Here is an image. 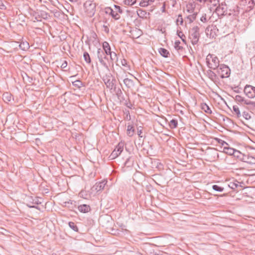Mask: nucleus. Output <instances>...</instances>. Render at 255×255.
<instances>
[{
  "mask_svg": "<svg viewBox=\"0 0 255 255\" xmlns=\"http://www.w3.org/2000/svg\"><path fill=\"white\" fill-rule=\"evenodd\" d=\"M206 60L207 66L210 69L215 70L220 66L218 58L213 54H209Z\"/></svg>",
  "mask_w": 255,
  "mask_h": 255,
  "instance_id": "1",
  "label": "nucleus"
},
{
  "mask_svg": "<svg viewBox=\"0 0 255 255\" xmlns=\"http://www.w3.org/2000/svg\"><path fill=\"white\" fill-rule=\"evenodd\" d=\"M84 7L86 12L89 16H93L96 11V3L91 0H87L84 4Z\"/></svg>",
  "mask_w": 255,
  "mask_h": 255,
  "instance_id": "2",
  "label": "nucleus"
},
{
  "mask_svg": "<svg viewBox=\"0 0 255 255\" xmlns=\"http://www.w3.org/2000/svg\"><path fill=\"white\" fill-rule=\"evenodd\" d=\"M103 80L108 88L112 90L113 88H115L116 79L113 77L111 74H106L103 77Z\"/></svg>",
  "mask_w": 255,
  "mask_h": 255,
  "instance_id": "3",
  "label": "nucleus"
},
{
  "mask_svg": "<svg viewBox=\"0 0 255 255\" xmlns=\"http://www.w3.org/2000/svg\"><path fill=\"white\" fill-rule=\"evenodd\" d=\"M230 71L231 70L228 66L225 64H221L220 65L219 68H218L217 72L218 74L220 75L221 78L223 79L225 78H228L230 76Z\"/></svg>",
  "mask_w": 255,
  "mask_h": 255,
  "instance_id": "4",
  "label": "nucleus"
},
{
  "mask_svg": "<svg viewBox=\"0 0 255 255\" xmlns=\"http://www.w3.org/2000/svg\"><path fill=\"white\" fill-rule=\"evenodd\" d=\"M191 32L192 33L190 36V38L192 39L191 42L193 45H195L198 43L200 36L199 28L198 26L193 27L191 29Z\"/></svg>",
  "mask_w": 255,
  "mask_h": 255,
  "instance_id": "5",
  "label": "nucleus"
},
{
  "mask_svg": "<svg viewBox=\"0 0 255 255\" xmlns=\"http://www.w3.org/2000/svg\"><path fill=\"white\" fill-rule=\"evenodd\" d=\"M244 92L249 98H254L255 97V87L246 85L244 88Z\"/></svg>",
  "mask_w": 255,
  "mask_h": 255,
  "instance_id": "6",
  "label": "nucleus"
},
{
  "mask_svg": "<svg viewBox=\"0 0 255 255\" xmlns=\"http://www.w3.org/2000/svg\"><path fill=\"white\" fill-rule=\"evenodd\" d=\"M97 56L101 64L107 68L108 65L104 61V59H107L106 54L105 53L104 51L101 48L98 49Z\"/></svg>",
  "mask_w": 255,
  "mask_h": 255,
  "instance_id": "7",
  "label": "nucleus"
},
{
  "mask_svg": "<svg viewBox=\"0 0 255 255\" xmlns=\"http://www.w3.org/2000/svg\"><path fill=\"white\" fill-rule=\"evenodd\" d=\"M124 149V143L122 142L119 143L116 146V148L112 152L111 156L113 158L118 157L121 154Z\"/></svg>",
  "mask_w": 255,
  "mask_h": 255,
  "instance_id": "8",
  "label": "nucleus"
},
{
  "mask_svg": "<svg viewBox=\"0 0 255 255\" xmlns=\"http://www.w3.org/2000/svg\"><path fill=\"white\" fill-rule=\"evenodd\" d=\"M105 12L111 15L115 20H118L121 17L120 14L110 7H107L105 8Z\"/></svg>",
  "mask_w": 255,
  "mask_h": 255,
  "instance_id": "9",
  "label": "nucleus"
},
{
  "mask_svg": "<svg viewBox=\"0 0 255 255\" xmlns=\"http://www.w3.org/2000/svg\"><path fill=\"white\" fill-rule=\"evenodd\" d=\"M116 95L118 97V99L121 102H123L125 105H126L128 107H129L128 105V99H126L124 95L123 94L122 90L120 89H118L116 92Z\"/></svg>",
  "mask_w": 255,
  "mask_h": 255,
  "instance_id": "10",
  "label": "nucleus"
},
{
  "mask_svg": "<svg viewBox=\"0 0 255 255\" xmlns=\"http://www.w3.org/2000/svg\"><path fill=\"white\" fill-rule=\"evenodd\" d=\"M226 11L227 5L223 3L219 4L216 8V12L218 15H224L226 14Z\"/></svg>",
  "mask_w": 255,
  "mask_h": 255,
  "instance_id": "11",
  "label": "nucleus"
},
{
  "mask_svg": "<svg viewBox=\"0 0 255 255\" xmlns=\"http://www.w3.org/2000/svg\"><path fill=\"white\" fill-rule=\"evenodd\" d=\"M234 99L237 102H238L241 104H245L247 105H249L251 101L248 100H246L244 97L239 95H236Z\"/></svg>",
  "mask_w": 255,
  "mask_h": 255,
  "instance_id": "12",
  "label": "nucleus"
},
{
  "mask_svg": "<svg viewBox=\"0 0 255 255\" xmlns=\"http://www.w3.org/2000/svg\"><path fill=\"white\" fill-rule=\"evenodd\" d=\"M78 210L83 213H86L91 211V207L89 205L87 204H81L78 207Z\"/></svg>",
  "mask_w": 255,
  "mask_h": 255,
  "instance_id": "13",
  "label": "nucleus"
},
{
  "mask_svg": "<svg viewBox=\"0 0 255 255\" xmlns=\"http://www.w3.org/2000/svg\"><path fill=\"white\" fill-rule=\"evenodd\" d=\"M243 161L250 164H255V157L249 154H246Z\"/></svg>",
  "mask_w": 255,
  "mask_h": 255,
  "instance_id": "14",
  "label": "nucleus"
},
{
  "mask_svg": "<svg viewBox=\"0 0 255 255\" xmlns=\"http://www.w3.org/2000/svg\"><path fill=\"white\" fill-rule=\"evenodd\" d=\"M107 183V180H103L102 182L97 183L94 187L97 192L100 191L104 189L105 185Z\"/></svg>",
  "mask_w": 255,
  "mask_h": 255,
  "instance_id": "15",
  "label": "nucleus"
},
{
  "mask_svg": "<svg viewBox=\"0 0 255 255\" xmlns=\"http://www.w3.org/2000/svg\"><path fill=\"white\" fill-rule=\"evenodd\" d=\"M103 48L102 49L105 53L107 55H109V53H110L111 52V47L109 44V43L107 41H104L103 43Z\"/></svg>",
  "mask_w": 255,
  "mask_h": 255,
  "instance_id": "16",
  "label": "nucleus"
},
{
  "mask_svg": "<svg viewBox=\"0 0 255 255\" xmlns=\"http://www.w3.org/2000/svg\"><path fill=\"white\" fill-rule=\"evenodd\" d=\"M124 83L128 88H131L134 86V81L128 78L125 79L124 80Z\"/></svg>",
  "mask_w": 255,
  "mask_h": 255,
  "instance_id": "17",
  "label": "nucleus"
},
{
  "mask_svg": "<svg viewBox=\"0 0 255 255\" xmlns=\"http://www.w3.org/2000/svg\"><path fill=\"white\" fill-rule=\"evenodd\" d=\"M236 151V149L229 147V145L227 146H225L224 149V152L230 155H234Z\"/></svg>",
  "mask_w": 255,
  "mask_h": 255,
  "instance_id": "18",
  "label": "nucleus"
},
{
  "mask_svg": "<svg viewBox=\"0 0 255 255\" xmlns=\"http://www.w3.org/2000/svg\"><path fill=\"white\" fill-rule=\"evenodd\" d=\"M158 52L162 56L165 58H167L169 57V52L167 49L164 48H160L158 49Z\"/></svg>",
  "mask_w": 255,
  "mask_h": 255,
  "instance_id": "19",
  "label": "nucleus"
},
{
  "mask_svg": "<svg viewBox=\"0 0 255 255\" xmlns=\"http://www.w3.org/2000/svg\"><path fill=\"white\" fill-rule=\"evenodd\" d=\"M135 132L134 127L132 125H128L127 127V134L129 136H132Z\"/></svg>",
  "mask_w": 255,
  "mask_h": 255,
  "instance_id": "20",
  "label": "nucleus"
},
{
  "mask_svg": "<svg viewBox=\"0 0 255 255\" xmlns=\"http://www.w3.org/2000/svg\"><path fill=\"white\" fill-rule=\"evenodd\" d=\"M201 108L207 114H212V110L210 108L206 103H203L201 105Z\"/></svg>",
  "mask_w": 255,
  "mask_h": 255,
  "instance_id": "21",
  "label": "nucleus"
},
{
  "mask_svg": "<svg viewBox=\"0 0 255 255\" xmlns=\"http://www.w3.org/2000/svg\"><path fill=\"white\" fill-rule=\"evenodd\" d=\"M245 155H246L245 154L242 153L240 151L236 150L234 156V157L239 159L240 160L243 161V159L244 158V157L245 156Z\"/></svg>",
  "mask_w": 255,
  "mask_h": 255,
  "instance_id": "22",
  "label": "nucleus"
},
{
  "mask_svg": "<svg viewBox=\"0 0 255 255\" xmlns=\"http://www.w3.org/2000/svg\"><path fill=\"white\" fill-rule=\"evenodd\" d=\"M207 74L208 77L212 81H214L217 78L216 74L211 70H208L207 71Z\"/></svg>",
  "mask_w": 255,
  "mask_h": 255,
  "instance_id": "23",
  "label": "nucleus"
},
{
  "mask_svg": "<svg viewBox=\"0 0 255 255\" xmlns=\"http://www.w3.org/2000/svg\"><path fill=\"white\" fill-rule=\"evenodd\" d=\"M12 99V95L8 93H5L2 95V99L5 102H10Z\"/></svg>",
  "mask_w": 255,
  "mask_h": 255,
  "instance_id": "24",
  "label": "nucleus"
},
{
  "mask_svg": "<svg viewBox=\"0 0 255 255\" xmlns=\"http://www.w3.org/2000/svg\"><path fill=\"white\" fill-rule=\"evenodd\" d=\"M19 46V48L22 50H26L29 48V43L26 41L21 42Z\"/></svg>",
  "mask_w": 255,
  "mask_h": 255,
  "instance_id": "25",
  "label": "nucleus"
},
{
  "mask_svg": "<svg viewBox=\"0 0 255 255\" xmlns=\"http://www.w3.org/2000/svg\"><path fill=\"white\" fill-rule=\"evenodd\" d=\"M180 43L179 40H176L174 43V48L178 52L181 51L183 49V47L180 45Z\"/></svg>",
  "mask_w": 255,
  "mask_h": 255,
  "instance_id": "26",
  "label": "nucleus"
},
{
  "mask_svg": "<svg viewBox=\"0 0 255 255\" xmlns=\"http://www.w3.org/2000/svg\"><path fill=\"white\" fill-rule=\"evenodd\" d=\"M197 15V12H194L192 14H190L186 17V18L189 20V23H192L195 19Z\"/></svg>",
  "mask_w": 255,
  "mask_h": 255,
  "instance_id": "27",
  "label": "nucleus"
},
{
  "mask_svg": "<svg viewBox=\"0 0 255 255\" xmlns=\"http://www.w3.org/2000/svg\"><path fill=\"white\" fill-rule=\"evenodd\" d=\"M73 85L78 88H80L84 86L83 83L80 80H77L72 82Z\"/></svg>",
  "mask_w": 255,
  "mask_h": 255,
  "instance_id": "28",
  "label": "nucleus"
},
{
  "mask_svg": "<svg viewBox=\"0 0 255 255\" xmlns=\"http://www.w3.org/2000/svg\"><path fill=\"white\" fill-rule=\"evenodd\" d=\"M178 125V121L176 119H172L170 121L169 126L171 128H177Z\"/></svg>",
  "mask_w": 255,
  "mask_h": 255,
  "instance_id": "29",
  "label": "nucleus"
},
{
  "mask_svg": "<svg viewBox=\"0 0 255 255\" xmlns=\"http://www.w3.org/2000/svg\"><path fill=\"white\" fill-rule=\"evenodd\" d=\"M83 57L85 61L88 63L90 64L91 62V59L89 54L87 52H85L83 54Z\"/></svg>",
  "mask_w": 255,
  "mask_h": 255,
  "instance_id": "30",
  "label": "nucleus"
},
{
  "mask_svg": "<svg viewBox=\"0 0 255 255\" xmlns=\"http://www.w3.org/2000/svg\"><path fill=\"white\" fill-rule=\"evenodd\" d=\"M133 159L131 157H129L126 161V162L125 163V165L127 167H130L133 165Z\"/></svg>",
  "mask_w": 255,
  "mask_h": 255,
  "instance_id": "31",
  "label": "nucleus"
},
{
  "mask_svg": "<svg viewBox=\"0 0 255 255\" xmlns=\"http://www.w3.org/2000/svg\"><path fill=\"white\" fill-rule=\"evenodd\" d=\"M79 196L84 199H88L89 195L86 191L82 190L79 193Z\"/></svg>",
  "mask_w": 255,
  "mask_h": 255,
  "instance_id": "32",
  "label": "nucleus"
},
{
  "mask_svg": "<svg viewBox=\"0 0 255 255\" xmlns=\"http://www.w3.org/2000/svg\"><path fill=\"white\" fill-rule=\"evenodd\" d=\"M137 14L139 17L143 18L146 14V11L141 9H139L137 10Z\"/></svg>",
  "mask_w": 255,
  "mask_h": 255,
  "instance_id": "33",
  "label": "nucleus"
},
{
  "mask_svg": "<svg viewBox=\"0 0 255 255\" xmlns=\"http://www.w3.org/2000/svg\"><path fill=\"white\" fill-rule=\"evenodd\" d=\"M69 226L75 232H78V228L77 225L73 222H69Z\"/></svg>",
  "mask_w": 255,
  "mask_h": 255,
  "instance_id": "34",
  "label": "nucleus"
},
{
  "mask_svg": "<svg viewBox=\"0 0 255 255\" xmlns=\"http://www.w3.org/2000/svg\"><path fill=\"white\" fill-rule=\"evenodd\" d=\"M238 182L236 181V182H231L230 184H229V186L230 188L233 190H235L236 188H237L239 185L238 184Z\"/></svg>",
  "mask_w": 255,
  "mask_h": 255,
  "instance_id": "35",
  "label": "nucleus"
},
{
  "mask_svg": "<svg viewBox=\"0 0 255 255\" xmlns=\"http://www.w3.org/2000/svg\"><path fill=\"white\" fill-rule=\"evenodd\" d=\"M177 34L181 39L182 41L186 44V37L185 35L182 33V32L181 31L177 30Z\"/></svg>",
  "mask_w": 255,
  "mask_h": 255,
  "instance_id": "36",
  "label": "nucleus"
},
{
  "mask_svg": "<svg viewBox=\"0 0 255 255\" xmlns=\"http://www.w3.org/2000/svg\"><path fill=\"white\" fill-rule=\"evenodd\" d=\"M233 109L234 112L237 115V116L238 118H239L241 116V114L240 109L237 106H236V105L234 106L233 107Z\"/></svg>",
  "mask_w": 255,
  "mask_h": 255,
  "instance_id": "37",
  "label": "nucleus"
},
{
  "mask_svg": "<svg viewBox=\"0 0 255 255\" xmlns=\"http://www.w3.org/2000/svg\"><path fill=\"white\" fill-rule=\"evenodd\" d=\"M30 203L34 205H39L41 204V202L39 200L38 197H35L34 198H31V201Z\"/></svg>",
  "mask_w": 255,
  "mask_h": 255,
  "instance_id": "38",
  "label": "nucleus"
},
{
  "mask_svg": "<svg viewBox=\"0 0 255 255\" xmlns=\"http://www.w3.org/2000/svg\"><path fill=\"white\" fill-rule=\"evenodd\" d=\"M215 140L218 142V143L221 144L222 146L225 147V146H227L228 145V144L224 140H223L222 139H219L218 138H216Z\"/></svg>",
  "mask_w": 255,
  "mask_h": 255,
  "instance_id": "39",
  "label": "nucleus"
},
{
  "mask_svg": "<svg viewBox=\"0 0 255 255\" xmlns=\"http://www.w3.org/2000/svg\"><path fill=\"white\" fill-rule=\"evenodd\" d=\"M109 55H110L112 61H114L118 59L117 55L115 52L111 51L110 53H109Z\"/></svg>",
  "mask_w": 255,
  "mask_h": 255,
  "instance_id": "40",
  "label": "nucleus"
},
{
  "mask_svg": "<svg viewBox=\"0 0 255 255\" xmlns=\"http://www.w3.org/2000/svg\"><path fill=\"white\" fill-rule=\"evenodd\" d=\"M212 188L215 191H216L218 192H222L224 190L223 187L218 186L217 185H213Z\"/></svg>",
  "mask_w": 255,
  "mask_h": 255,
  "instance_id": "41",
  "label": "nucleus"
},
{
  "mask_svg": "<svg viewBox=\"0 0 255 255\" xmlns=\"http://www.w3.org/2000/svg\"><path fill=\"white\" fill-rule=\"evenodd\" d=\"M178 22H179V24L181 25H182L183 24V19L181 14L178 15V18L176 20V24L177 25L178 24Z\"/></svg>",
  "mask_w": 255,
  "mask_h": 255,
  "instance_id": "42",
  "label": "nucleus"
},
{
  "mask_svg": "<svg viewBox=\"0 0 255 255\" xmlns=\"http://www.w3.org/2000/svg\"><path fill=\"white\" fill-rule=\"evenodd\" d=\"M136 0H125V3L127 5H132L135 3Z\"/></svg>",
  "mask_w": 255,
  "mask_h": 255,
  "instance_id": "43",
  "label": "nucleus"
},
{
  "mask_svg": "<svg viewBox=\"0 0 255 255\" xmlns=\"http://www.w3.org/2000/svg\"><path fill=\"white\" fill-rule=\"evenodd\" d=\"M114 7L115 10L118 13H122L123 12L122 9L120 6L117 5H114Z\"/></svg>",
  "mask_w": 255,
  "mask_h": 255,
  "instance_id": "44",
  "label": "nucleus"
},
{
  "mask_svg": "<svg viewBox=\"0 0 255 255\" xmlns=\"http://www.w3.org/2000/svg\"><path fill=\"white\" fill-rule=\"evenodd\" d=\"M243 117L247 120L251 119V117L249 113L247 112H244L242 115Z\"/></svg>",
  "mask_w": 255,
  "mask_h": 255,
  "instance_id": "45",
  "label": "nucleus"
},
{
  "mask_svg": "<svg viewBox=\"0 0 255 255\" xmlns=\"http://www.w3.org/2000/svg\"><path fill=\"white\" fill-rule=\"evenodd\" d=\"M142 133V127H139L137 128V134L140 137H142V135H141V133Z\"/></svg>",
  "mask_w": 255,
  "mask_h": 255,
  "instance_id": "46",
  "label": "nucleus"
},
{
  "mask_svg": "<svg viewBox=\"0 0 255 255\" xmlns=\"http://www.w3.org/2000/svg\"><path fill=\"white\" fill-rule=\"evenodd\" d=\"M150 4L148 1L146 0V1H143L140 2L139 5L141 6H147L148 4Z\"/></svg>",
  "mask_w": 255,
  "mask_h": 255,
  "instance_id": "47",
  "label": "nucleus"
},
{
  "mask_svg": "<svg viewBox=\"0 0 255 255\" xmlns=\"http://www.w3.org/2000/svg\"><path fill=\"white\" fill-rule=\"evenodd\" d=\"M200 20L203 22H207L206 14H204L200 18Z\"/></svg>",
  "mask_w": 255,
  "mask_h": 255,
  "instance_id": "48",
  "label": "nucleus"
},
{
  "mask_svg": "<svg viewBox=\"0 0 255 255\" xmlns=\"http://www.w3.org/2000/svg\"><path fill=\"white\" fill-rule=\"evenodd\" d=\"M6 8V6L3 4L2 1L0 0V9H5Z\"/></svg>",
  "mask_w": 255,
  "mask_h": 255,
  "instance_id": "49",
  "label": "nucleus"
},
{
  "mask_svg": "<svg viewBox=\"0 0 255 255\" xmlns=\"http://www.w3.org/2000/svg\"><path fill=\"white\" fill-rule=\"evenodd\" d=\"M27 206L30 208H35L39 211L40 210V208L37 206H36V205L30 206V204H27Z\"/></svg>",
  "mask_w": 255,
  "mask_h": 255,
  "instance_id": "50",
  "label": "nucleus"
},
{
  "mask_svg": "<svg viewBox=\"0 0 255 255\" xmlns=\"http://www.w3.org/2000/svg\"><path fill=\"white\" fill-rule=\"evenodd\" d=\"M121 64L123 66L126 67L128 65L127 61L125 59H122L121 60Z\"/></svg>",
  "mask_w": 255,
  "mask_h": 255,
  "instance_id": "51",
  "label": "nucleus"
},
{
  "mask_svg": "<svg viewBox=\"0 0 255 255\" xmlns=\"http://www.w3.org/2000/svg\"><path fill=\"white\" fill-rule=\"evenodd\" d=\"M250 108L251 109H255V102L250 101V105H249Z\"/></svg>",
  "mask_w": 255,
  "mask_h": 255,
  "instance_id": "52",
  "label": "nucleus"
},
{
  "mask_svg": "<svg viewBox=\"0 0 255 255\" xmlns=\"http://www.w3.org/2000/svg\"><path fill=\"white\" fill-rule=\"evenodd\" d=\"M67 62L66 61H64L62 64H61V68L62 69H64L66 67H67Z\"/></svg>",
  "mask_w": 255,
  "mask_h": 255,
  "instance_id": "53",
  "label": "nucleus"
},
{
  "mask_svg": "<svg viewBox=\"0 0 255 255\" xmlns=\"http://www.w3.org/2000/svg\"><path fill=\"white\" fill-rule=\"evenodd\" d=\"M103 27L104 28V31L107 33H108L109 32V28L108 27V26L104 25Z\"/></svg>",
  "mask_w": 255,
  "mask_h": 255,
  "instance_id": "54",
  "label": "nucleus"
},
{
  "mask_svg": "<svg viewBox=\"0 0 255 255\" xmlns=\"http://www.w3.org/2000/svg\"><path fill=\"white\" fill-rule=\"evenodd\" d=\"M234 92L236 93H241V91L239 89H237V87H236L234 88Z\"/></svg>",
  "mask_w": 255,
  "mask_h": 255,
  "instance_id": "55",
  "label": "nucleus"
},
{
  "mask_svg": "<svg viewBox=\"0 0 255 255\" xmlns=\"http://www.w3.org/2000/svg\"><path fill=\"white\" fill-rule=\"evenodd\" d=\"M126 119L127 120H130V116L129 115V112L128 111V113L127 115Z\"/></svg>",
  "mask_w": 255,
  "mask_h": 255,
  "instance_id": "56",
  "label": "nucleus"
},
{
  "mask_svg": "<svg viewBox=\"0 0 255 255\" xmlns=\"http://www.w3.org/2000/svg\"><path fill=\"white\" fill-rule=\"evenodd\" d=\"M25 75H26V76L27 77V78H28V81L29 82V83H31L32 81V78L28 76L27 75V74L25 73Z\"/></svg>",
  "mask_w": 255,
  "mask_h": 255,
  "instance_id": "57",
  "label": "nucleus"
},
{
  "mask_svg": "<svg viewBox=\"0 0 255 255\" xmlns=\"http://www.w3.org/2000/svg\"><path fill=\"white\" fill-rule=\"evenodd\" d=\"M194 10V8H191V9H187V11L188 12H189V13H191V12H193Z\"/></svg>",
  "mask_w": 255,
  "mask_h": 255,
  "instance_id": "58",
  "label": "nucleus"
},
{
  "mask_svg": "<svg viewBox=\"0 0 255 255\" xmlns=\"http://www.w3.org/2000/svg\"><path fill=\"white\" fill-rule=\"evenodd\" d=\"M81 135L80 134H78V133H75V134L74 135L75 136V138L76 139H77L78 138H79V137Z\"/></svg>",
  "mask_w": 255,
  "mask_h": 255,
  "instance_id": "59",
  "label": "nucleus"
},
{
  "mask_svg": "<svg viewBox=\"0 0 255 255\" xmlns=\"http://www.w3.org/2000/svg\"><path fill=\"white\" fill-rule=\"evenodd\" d=\"M65 203L66 204H66H72V201H71V200H69V201H68V202H66Z\"/></svg>",
  "mask_w": 255,
  "mask_h": 255,
  "instance_id": "60",
  "label": "nucleus"
},
{
  "mask_svg": "<svg viewBox=\"0 0 255 255\" xmlns=\"http://www.w3.org/2000/svg\"><path fill=\"white\" fill-rule=\"evenodd\" d=\"M165 4H164V5H163V6L162 7V12L165 11Z\"/></svg>",
  "mask_w": 255,
  "mask_h": 255,
  "instance_id": "61",
  "label": "nucleus"
},
{
  "mask_svg": "<svg viewBox=\"0 0 255 255\" xmlns=\"http://www.w3.org/2000/svg\"><path fill=\"white\" fill-rule=\"evenodd\" d=\"M69 0L72 2H76L78 1V0Z\"/></svg>",
  "mask_w": 255,
  "mask_h": 255,
  "instance_id": "62",
  "label": "nucleus"
},
{
  "mask_svg": "<svg viewBox=\"0 0 255 255\" xmlns=\"http://www.w3.org/2000/svg\"><path fill=\"white\" fill-rule=\"evenodd\" d=\"M149 3L153 2L155 0H147Z\"/></svg>",
  "mask_w": 255,
  "mask_h": 255,
  "instance_id": "63",
  "label": "nucleus"
},
{
  "mask_svg": "<svg viewBox=\"0 0 255 255\" xmlns=\"http://www.w3.org/2000/svg\"><path fill=\"white\" fill-rule=\"evenodd\" d=\"M34 18H35V19L36 20H37V21H40V20H39V19H38V17H37V16H35Z\"/></svg>",
  "mask_w": 255,
  "mask_h": 255,
  "instance_id": "64",
  "label": "nucleus"
}]
</instances>
